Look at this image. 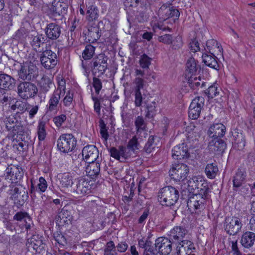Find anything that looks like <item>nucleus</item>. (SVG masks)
<instances>
[{
	"mask_svg": "<svg viewBox=\"0 0 255 255\" xmlns=\"http://www.w3.org/2000/svg\"><path fill=\"white\" fill-rule=\"evenodd\" d=\"M95 48L91 44L87 45L82 53V57L85 60L91 59L94 55Z\"/></svg>",
	"mask_w": 255,
	"mask_h": 255,
	"instance_id": "47",
	"label": "nucleus"
},
{
	"mask_svg": "<svg viewBox=\"0 0 255 255\" xmlns=\"http://www.w3.org/2000/svg\"><path fill=\"white\" fill-rule=\"evenodd\" d=\"M203 62L204 64H219L221 63L222 61L220 59L215 56L214 54H208L206 53H203L202 54Z\"/></svg>",
	"mask_w": 255,
	"mask_h": 255,
	"instance_id": "42",
	"label": "nucleus"
},
{
	"mask_svg": "<svg viewBox=\"0 0 255 255\" xmlns=\"http://www.w3.org/2000/svg\"><path fill=\"white\" fill-rule=\"evenodd\" d=\"M13 219L14 220L17 221L18 222H22L23 220H26L27 221H30V216L26 212H18L13 216Z\"/></svg>",
	"mask_w": 255,
	"mask_h": 255,
	"instance_id": "53",
	"label": "nucleus"
},
{
	"mask_svg": "<svg viewBox=\"0 0 255 255\" xmlns=\"http://www.w3.org/2000/svg\"><path fill=\"white\" fill-rule=\"evenodd\" d=\"M57 81L58 83V87L55 91H57L58 93L61 94L62 92H65L66 82L62 76L58 75L57 77Z\"/></svg>",
	"mask_w": 255,
	"mask_h": 255,
	"instance_id": "51",
	"label": "nucleus"
},
{
	"mask_svg": "<svg viewBox=\"0 0 255 255\" xmlns=\"http://www.w3.org/2000/svg\"><path fill=\"white\" fill-rule=\"evenodd\" d=\"M233 190L237 192L239 194L245 196L249 194L250 191V184H243L240 187L233 189Z\"/></svg>",
	"mask_w": 255,
	"mask_h": 255,
	"instance_id": "50",
	"label": "nucleus"
},
{
	"mask_svg": "<svg viewBox=\"0 0 255 255\" xmlns=\"http://www.w3.org/2000/svg\"><path fill=\"white\" fill-rule=\"evenodd\" d=\"M60 185L62 188L68 189L71 192L75 184V179L70 172H65L58 175Z\"/></svg>",
	"mask_w": 255,
	"mask_h": 255,
	"instance_id": "19",
	"label": "nucleus"
},
{
	"mask_svg": "<svg viewBox=\"0 0 255 255\" xmlns=\"http://www.w3.org/2000/svg\"><path fill=\"white\" fill-rule=\"evenodd\" d=\"M205 172L208 178L214 179L219 172L218 167L216 163H209L206 165Z\"/></svg>",
	"mask_w": 255,
	"mask_h": 255,
	"instance_id": "37",
	"label": "nucleus"
},
{
	"mask_svg": "<svg viewBox=\"0 0 255 255\" xmlns=\"http://www.w3.org/2000/svg\"><path fill=\"white\" fill-rule=\"evenodd\" d=\"M15 84V80L10 76L5 74H0V88L4 90L13 88Z\"/></svg>",
	"mask_w": 255,
	"mask_h": 255,
	"instance_id": "29",
	"label": "nucleus"
},
{
	"mask_svg": "<svg viewBox=\"0 0 255 255\" xmlns=\"http://www.w3.org/2000/svg\"><path fill=\"white\" fill-rule=\"evenodd\" d=\"M47 183L44 178L40 177L39 178V183L37 184L36 190L40 193L44 192L47 188Z\"/></svg>",
	"mask_w": 255,
	"mask_h": 255,
	"instance_id": "54",
	"label": "nucleus"
},
{
	"mask_svg": "<svg viewBox=\"0 0 255 255\" xmlns=\"http://www.w3.org/2000/svg\"><path fill=\"white\" fill-rule=\"evenodd\" d=\"M186 80L189 86L193 90L198 89L199 87H203L205 84V82L202 81L200 75Z\"/></svg>",
	"mask_w": 255,
	"mask_h": 255,
	"instance_id": "36",
	"label": "nucleus"
},
{
	"mask_svg": "<svg viewBox=\"0 0 255 255\" xmlns=\"http://www.w3.org/2000/svg\"><path fill=\"white\" fill-rule=\"evenodd\" d=\"M189 48L191 51L194 53L200 51V48L199 47V43L196 38H194L191 40V41L189 43Z\"/></svg>",
	"mask_w": 255,
	"mask_h": 255,
	"instance_id": "63",
	"label": "nucleus"
},
{
	"mask_svg": "<svg viewBox=\"0 0 255 255\" xmlns=\"http://www.w3.org/2000/svg\"><path fill=\"white\" fill-rule=\"evenodd\" d=\"M72 192L77 195L82 196L91 192L90 181L83 177L75 179V184Z\"/></svg>",
	"mask_w": 255,
	"mask_h": 255,
	"instance_id": "8",
	"label": "nucleus"
},
{
	"mask_svg": "<svg viewBox=\"0 0 255 255\" xmlns=\"http://www.w3.org/2000/svg\"><path fill=\"white\" fill-rule=\"evenodd\" d=\"M209 192L210 189L208 183L203 179V182H201V183L200 184L194 194L208 197Z\"/></svg>",
	"mask_w": 255,
	"mask_h": 255,
	"instance_id": "38",
	"label": "nucleus"
},
{
	"mask_svg": "<svg viewBox=\"0 0 255 255\" xmlns=\"http://www.w3.org/2000/svg\"><path fill=\"white\" fill-rule=\"evenodd\" d=\"M53 78L43 76L38 82L40 91L41 93H46L53 86Z\"/></svg>",
	"mask_w": 255,
	"mask_h": 255,
	"instance_id": "32",
	"label": "nucleus"
},
{
	"mask_svg": "<svg viewBox=\"0 0 255 255\" xmlns=\"http://www.w3.org/2000/svg\"><path fill=\"white\" fill-rule=\"evenodd\" d=\"M207 49L209 51V53L211 54L217 53L219 55L218 53H220V55L223 56V49L222 46L216 40L212 39L208 40L206 42Z\"/></svg>",
	"mask_w": 255,
	"mask_h": 255,
	"instance_id": "28",
	"label": "nucleus"
},
{
	"mask_svg": "<svg viewBox=\"0 0 255 255\" xmlns=\"http://www.w3.org/2000/svg\"><path fill=\"white\" fill-rule=\"evenodd\" d=\"M83 159L87 162H93L98 160L99 150L94 145H88L85 146L82 152Z\"/></svg>",
	"mask_w": 255,
	"mask_h": 255,
	"instance_id": "15",
	"label": "nucleus"
},
{
	"mask_svg": "<svg viewBox=\"0 0 255 255\" xmlns=\"http://www.w3.org/2000/svg\"><path fill=\"white\" fill-rule=\"evenodd\" d=\"M73 99V94L68 91L63 100L64 105L66 107H70L72 104Z\"/></svg>",
	"mask_w": 255,
	"mask_h": 255,
	"instance_id": "62",
	"label": "nucleus"
},
{
	"mask_svg": "<svg viewBox=\"0 0 255 255\" xmlns=\"http://www.w3.org/2000/svg\"><path fill=\"white\" fill-rule=\"evenodd\" d=\"M139 68L137 67L135 69V72L136 75H140L150 82H152V79L155 80L156 76L155 73L150 69L149 65H140Z\"/></svg>",
	"mask_w": 255,
	"mask_h": 255,
	"instance_id": "24",
	"label": "nucleus"
},
{
	"mask_svg": "<svg viewBox=\"0 0 255 255\" xmlns=\"http://www.w3.org/2000/svg\"><path fill=\"white\" fill-rule=\"evenodd\" d=\"M60 94L57 91H54L50 97L48 101V111L53 112L57 110V108L60 99Z\"/></svg>",
	"mask_w": 255,
	"mask_h": 255,
	"instance_id": "33",
	"label": "nucleus"
},
{
	"mask_svg": "<svg viewBox=\"0 0 255 255\" xmlns=\"http://www.w3.org/2000/svg\"><path fill=\"white\" fill-rule=\"evenodd\" d=\"M86 35L90 42L94 43L96 42L101 36L99 27L96 26H89Z\"/></svg>",
	"mask_w": 255,
	"mask_h": 255,
	"instance_id": "34",
	"label": "nucleus"
},
{
	"mask_svg": "<svg viewBox=\"0 0 255 255\" xmlns=\"http://www.w3.org/2000/svg\"><path fill=\"white\" fill-rule=\"evenodd\" d=\"M157 197L158 201L162 206L171 207L177 203L179 194L178 190L175 187L167 186L159 191Z\"/></svg>",
	"mask_w": 255,
	"mask_h": 255,
	"instance_id": "1",
	"label": "nucleus"
},
{
	"mask_svg": "<svg viewBox=\"0 0 255 255\" xmlns=\"http://www.w3.org/2000/svg\"><path fill=\"white\" fill-rule=\"evenodd\" d=\"M154 245L158 249V252L160 255H169L173 249H175V244L173 241L168 237H160L155 241Z\"/></svg>",
	"mask_w": 255,
	"mask_h": 255,
	"instance_id": "7",
	"label": "nucleus"
},
{
	"mask_svg": "<svg viewBox=\"0 0 255 255\" xmlns=\"http://www.w3.org/2000/svg\"><path fill=\"white\" fill-rule=\"evenodd\" d=\"M37 68L35 65H23L18 73L19 78L23 80H31L34 78Z\"/></svg>",
	"mask_w": 255,
	"mask_h": 255,
	"instance_id": "20",
	"label": "nucleus"
},
{
	"mask_svg": "<svg viewBox=\"0 0 255 255\" xmlns=\"http://www.w3.org/2000/svg\"><path fill=\"white\" fill-rule=\"evenodd\" d=\"M46 40V38L43 35L37 34L32 37L30 44L34 49L37 50L40 48L41 45L44 43Z\"/></svg>",
	"mask_w": 255,
	"mask_h": 255,
	"instance_id": "39",
	"label": "nucleus"
},
{
	"mask_svg": "<svg viewBox=\"0 0 255 255\" xmlns=\"http://www.w3.org/2000/svg\"><path fill=\"white\" fill-rule=\"evenodd\" d=\"M154 141L153 136H149L143 148L144 150L146 153H150L152 152V150L154 148V146L153 145Z\"/></svg>",
	"mask_w": 255,
	"mask_h": 255,
	"instance_id": "58",
	"label": "nucleus"
},
{
	"mask_svg": "<svg viewBox=\"0 0 255 255\" xmlns=\"http://www.w3.org/2000/svg\"><path fill=\"white\" fill-rule=\"evenodd\" d=\"M46 39L56 40L59 38L61 34V27L56 23H50L47 24L45 29Z\"/></svg>",
	"mask_w": 255,
	"mask_h": 255,
	"instance_id": "21",
	"label": "nucleus"
},
{
	"mask_svg": "<svg viewBox=\"0 0 255 255\" xmlns=\"http://www.w3.org/2000/svg\"><path fill=\"white\" fill-rule=\"evenodd\" d=\"M242 226L240 219L236 217H227L224 223V230L230 236L237 235L241 232Z\"/></svg>",
	"mask_w": 255,
	"mask_h": 255,
	"instance_id": "5",
	"label": "nucleus"
},
{
	"mask_svg": "<svg viewBox=\"0 0 255 255\" xmlns=\"http://www.w3.org/2000/svg\"><path fill=\"white\" fill-rule=\"evenodd\" d=\"M247 177L246 171L245 169L238 168L235 174L233 177V189L240 187L245 183Z\"/></svg>",
	"mask_w": 255,
	"mask_h": 255,
	"instance_id": "25",
	"label": "nucleus"
},
{
	"mask_svg": "<svg viewBox=\"0 0 255 255\" xmlns=\"http://www.w3.org/2000/svg\"><path fill=\"white\" fill-rule=\"evenodd\" d=\"M23 171L21 168L15 166H8L5 171V178L11 181V183H16L23 176Z\"/></svg>",
	"mask_w": 255,
	"mask_h": 255,
	"instance_id": "12",
	"label": "nucleus"
},
{
	"mask_svg": "<svg viewBox=\"0 0 255 255\" xmlns=\"http://www.w3.org/2000/svg\"><path fill=\"white\" fill-rule=\"evenodd\" d=\"M232 132L235 143L239 145L240 144L243 147L245 146V139L242 133L238 132L237 130H234Z\"/></svg>",
	"mask_w": 255,
	"mask_h": 255,
	"instance_id": "44",
	"label": "nucleus"
},
{
	"mask_svg": "<svg viewBox=\"0 0 255 255\" xmlns=\"http://www.w3.org/2000/svg\"><path fill=\"white\" fill-rule=\"evenodd\" d=\"M26 246L32 248L37 253H41L44 250L45 244L43 242L42 238L38 235H33L27 240Z\"/></svg>",
	"mask_w": 255,
	"mask_h": 255,
	"instance_id": "16",
	"label": "nucleus"
},
{
	"mask_svg": "<svg viewBox=\"0 0 255 255\" xmlns=\"http://www.w3.org/2000/svg\"><path fill=\"white\" fill-rule=\"evenodd\" d=\"M189 155L188 148L184 143L174 146L172 150V156L175 159L187 158L189 157Z\"/></svg>",
	"mask_w": 255,
	"mask_h": 255,
	"instance_id": "18",
	"label": "nucleus"
},
{
	"mask_svg": "<svg viewBox=\"0 0 255 255\" xmlns=\"http://www.w3.org/2000/svg\"><path fill=\"white\" fill-rule=\"evenodd\" d=\"M145 81L144 80L139 77H137L134 80V83L135 85V92H140V90L143 88Z\"/></svg>",
	"mask_w": 255,
	"mask_h": 255,
	"instance_id": "64",
	"label": "nucleus"
},
{
	"mask_svg": "<svg viewBox=\"0 0 255 255\" xmlns=\"http://www.w3.org/2000/svg\"><path fill=\"white\" fill-rule=\"evenodd\" d=\"M77 145V139L71 133L62 134L57 140V146L61 152L68 153L74 150Z\"/></svg>",
	"mask_w": 255,
	"mask_h": 255,
	"instance_id": "2",
	"label": "nucleus"
},
{
	"mask_svg": "<svg viewBox=\"0 0 255 255\" xmlns=\"http://www.w3.org/2000/svg\"><path fill=\"white\" fill-rule=\"evenodd\" d=\"M189 168L185 164L181 163L172 164L169 174L170 177L176 181L184 180L189 173Z\"/></svg>",
	"mask_w": 255,
	"mask_h": 255,
	"instance_id": "6",
	"label": "nucleus"
},
{
	"mask_svg": "<svg viewBox=\"0 0 255 255\" xmlns=\"http://www.w3.org/2000/svg\"><path fill=\"white\" fill-rule=\"evenodd\" d=\"M26 109V103L20 101H16L15 104L11 106V109L16 111V113H23Z\"/></svg>",
	"mask_w": 255,
	"mask_h": 255,
	"instance_id": "46",
	"label": "nucleus"
},
{
	"mask_svg": "<svg viewBox=\"0 0 255 255\" xmlns=\"http://www.w3.org/2000/svg\"><path fill=\"white\" fill-rule=\"evenodd\" d=\"M37 135L39 140H43L46 137L45 124L44 122H39L37 127Z\"/></svg>",
	"mask_w": 255,
	"mask_h": 255,
	"instance_id": "48",
	"label": "nucleus"
},
{
	"mask_svg": "<svg viewBox=\"0 0 255 255\" xmlns=\"http://www.w3.org/2000/svg\"><path fill=\"white\" fill-rule=\"evenodd\" d=\"M119 154L120 156H122L125 158H128L131 156L129 150L124 146H120L119 147Z\"/></svg>",
	"mask_w": 255,
	"mask_h": 255,
	"instance_id": "60",
	"label": "nucleus"
},
{
	"mask_svg": "<svg viewBox=\"0 0 255 255\" xmlns=\"http://www.w3.org/2000/svg\"><path fill=\"white\" fill-rule=\"evenodd\" d=\"M136 134L144 131L146 128V123L144 118L140 116H137L134 121Z\"/></svg>",
	"mask_w": 255,
	"mask_h": 255,
	"instance_id": "41",
	"label": "nucleus"
},
{
	"mask_svg": "<svg viewBox=\"0 0 255 255\" xmlns=\"http://www.w3.org/2000/svg\"><path fill=\"white\" fill-rule=\"evenodd\" d=\"M72 216L71 212L63 208L55 217V222L59 227L64 226L71 222Z\"/></svg>",
	"mask_w": 255,
	"mask_h": 255,
	"instance_id": "23",
	"label": "nucleus"
},
{
	"mask_svg": "<svg viewBox=\"0 0 255 255\" xmlns=\"http://www.w3.org/2000/svg\"><path fill=\"white\" fill-rule=\"evenodd\" d=\"M255 242V234L252 232L247 231L243 233L241 237V244L247 249L253 246Z\"/></svg>",
	"mask_w": 255,
	"mask_h": 255,
	"instance_id": "27",
	"label": "nucleus"
},
{
	"mask_svg": "<svg viewBox=\"0 0 255 255\" xmlns=\"http://www.w3.org/2000/svg\"><path fill=\"white\" fill-rule=\"evenodd\" d=\"M204 102L203 97H198L193 100L189 108V117L190 118L196 120L199 117Z\"/></svg>",
	"mask_w": 255,
	"mask_h": 255,
	"instance_id": "10",
	"label": "nucleus"
},
{
	"mask_svg": "<svg viewBox=\"0 0 255 255\" xmlns=\"http://www.w3.org/2000/svg\"><path fill=\"white\" fill-rule=\"evenodd\" d=\"M54 238L55 240L60 245L64 246L67 244V241L64 236L59 232H56L54 233Z\"/></svg>",
	"mask_w": 255,
	"mask_h": 255,
	"instance_id": "57",
	"label": "nucleus"
},
{
	"mask_svg": "<svg viewBox=\"0 0 255 255\" xmlns=\"http://www.w3.org/2000/svg\"><path fill=\"white\" fill-rule=\"evenodd\" d=\"M201 68L200 65H187L185 71L186 79L200 75Z\"/></svg>",
	"mask_w": 255,
	"mask_h": 255,
	"instance_id": "31",
	"label": "nucleus"
},
{
	"mask_svg": "<svg viewBox=\"0 0 255 255\" xmlns=\"http://www.w3.org/2000/svg\"><path fill=\"white\" fill-rule=\"evenodd\" d=\"M220 93V89L215 85H213L210 86L206 93L210 98H213L218 96Z\"/></svg>",
	"mask_w": 255,
	"mask_h": 255,
	"instance_id": "56",
	"label": "nucleus"
},
{
	"mask_svg": "<svg viewBox=\"0 0 255 255\" xmlns=\"http://www.w3.org/2000/svg\"><path fill=\"white\" fill-rule=\"evenodd\" d=\"M158 252V249L153 246L152 243L150 241L143 251V255H157Z\"/></svg>",
	"mask_w": 255,
	"mask_h": 255,
	"instance_id": "49",
	"label": "nucleus"
},
{
	"mask_svg": "<svg viewBox=\"0 0 255 255\" xmlns=\"http://www.w3.org/2000/svg\"><path fill=\"white\" fill-rule=\"evenodd\" d=\"M99 160L93 162H87L89 164L86 168V172L88 176H90L92 179L96 177L100 173V165Z\"/></svg>",
	"mask_w": 255,
	"mask_h": 255,
	"instance_id": "30",
	"label": "nucleus"
},
{
	"mask_svg": "<svg viewBox=\"0 0 255 255\" xmlns=\"http://www.w3.org/2000/svg\"><path fill=\"white\" fill-rule=\"evenodd\" d=\"M38 92L36 85L30 82H21L17 86V94L22 99L34 97Z\"/></svg>",
	"mask_w": 255,
	"mask_h": 255,
	"instance_id": "3",
	"label": "nucleus"
},
{
	"mask_svg": "<svg viewBox=\"0 0 255 255\" xmlns=\"http://www.w3.org/2000/svg\"><path fill=\"white\" fill-rule=\"evenodd\" d=\"M26 135L25 128L20 123H17L16 126L10 130L7 136L9 138L11 137L13 140L18 137L19 139L23 141L25 139Z\"/></svg>",
	"mask_w": 255,
	"mask_h": 255,
	"instance_id": "26",
	"label": "nucleus"
},
{
	"mask_svg": "<svg viewBox=\"0 0 255 255\" xmlns=\"http://www.w3.org/2000/svg\"><path fill=\"white\" fill-rule=\"evenodd\" d=\"M67 119L66 115L64 114L56 116L53 118V122L56 126L59 128L61 127L62 124L65 122Z\"/></svg>",
	"mask_w": 255,
	"mask_h": 255,
	"instance_id": "61",
	"label": "nucleus"
},
{
	"mask_svg": "<svg viewBox=\"0 0 255 255\" xmlns=\"http://www.w3.org/2000/svg\"><path fill=\"white\" fill-rule=\"evenodd\" d=\"M127 146L129 151H131L133 153L136 150L139 149V143L135 135L133 136L132 138L128 141Z\"/></svg>",
	"mask_w": 255,
	"mask_h": 255,
	"instance_id": "45",
	"label": "nucleus"
},
{
	"mask_svg": "<svg viewBox=\"0 0 255 255\" xmlns=\"http://www.w3.org/2000/svg\"><path fill=\"white\" fill-rule=\"evenodd\" d=\"M147 110L146 117L148 118H152L155 115L156 103L155 101L149 102L148 100L144 101Z\"/></svg>",
	"mask_w": 255,
	"mask_h": 255,
	"instance_id": "40",
	"label": "nucleus"
},
{
	"mask_svg": "<svg viewBox=\"0 0 255 255\" xmlns=\"http://www.w3.org/2000/svg\"><path fill=\"white\" fill-rule=\"evenodd\" d=\"M207 198L208 197L194 194L189 197L187 207L192 213L199 214L205 208Z\"/></svg>",
	"mask_w": 255,
	"mask_h": 255,
	"instance_id": "4",
	"label": "nucleus"
},
{
	"mask_svg": "<svg viewBox=\"0 0 255 255\" xmlns=\"http://www.w3.org/2000/svg\"><path fill=\"white\" fill-rule=\"evenodd\" d=\"M57 59L56 54L51 50H45L40 56L41 64H46L47 63H52L54 62Z\"/></svg>",
	"mask_w": 255,
	"mask_h": 255,
	"instance_id": "35",
	"label": "nucleus"
},
{
	"mask_svg": "<svg viewBox=\"0 0 255 255\" xmlns=\"http://www.w3.org/2000/svg\"><path fill=\"white\" fill-rule=\"evenodd\" d=\"M17 121L13 116L9 117L5 121V127L8 131L14 128L17 125Z\"/></svg>",
	"mask_w": 255,
	"mask_h": 255,
	"instance_id": "55",
	"label": "nucleus"
},
{
	"mask_svg": "<svg viewBox=\"0 0 255 255\" xmlns=\"http://www.w3.org/2000/svg\"><path fill=\"white\" fill-rule=\"evenodd\" d=\"M106 68V66L104 65H94L92 70L93 75L94 76L100 77L105 73Z\"/></svg>",
	"mask_w": 255,
	"mask_h": 255,
	"instance_id": "52",
	"label": "nucleus"
},
{
	"mask_svg": "<svg viewBox=\"0 0 255 255\" xmlns=\"http://www.w3.org/2000/svg\"><path fill=\"white\" fill-rule=\"evenodd\" d=\"M158 15L161 19L164 20L170 17H174V21H175V19H178L180 12L171 4H164L159 9Z\"/></svg>",
	"mask_w": 255,
	"mask_h": 255,
	"instance_id": "11",
	"label": "nucleus"
},
{
	"mask_svg": "<svg viewBox=\"0 0 255 255\" xmlns=\"http://www.w3.org/2000/svg\"><path fill=\"white\" fill-rule=\"evenodd\" d=\"M98 9L97 7L94 5H90L88 7L86 14L87 18L89 21L96 19L98 16Z\"/></svg>",
	"mask_w": 255,
	"mask_h": 255,
	"instance_id": "43",
	"label": "nucleus"
},
{
	"mask_svg": "<svg viewBox=\"0 0 255 255\" xmlns=\"http://www.w3.org/2000/svg\"><path fill=\"white\" fill-rule=\"evenodd\" d=\"M93 86L97 94H99L102 88V84L101 80L94 76L93 79Z\"/></svg>",
	"mask_w": 255,
	"mask_h": 255,
	"instance_id": "59",
	"label": "nucleus"
},
{
	"mask_svg": "<svg viewBox=\"0 0 255 255\" xmlns=\"http://www.w3.org/2000/svg\"><path fill=\"white\" fill-rule=\"evenodd\" d=\"M187 233V230L181 226H176L173 228L167 234V236L173 241L175 246L181 245V243L187 241L184 240L185 236Z\"/></svg>",
	"mask_w": 255,
	"mask_h": 255,
	"instance_id": "9",
	"label": "nucleus"
},
{
	"mask_svg": "<svg viewBox=\"0 0 255 255\" xmlns=\"http://www.w3.org/2000/svg\"><path fill=\"white\" fill-rule=\"evenodd\" d=\"M175 250L177 255H195L196 248L194 243L187 240L181 243V245L175 246Z\"/></svg>",
	"mask_w": 255,
	"mask_h": 255,
	"instance_id": "14",
	"label": "nucleus"
},
{
	"mask_svg": "<svg viewBox=\"0 0 255 255\" xmlns=\"http://www.w3.org/2000/svg\"><path fill=\"white\" fill-rule=\"evenodd\" d=\"M208 148L210 151L216 154L222 153L226 148V144L224 141L219 138H212L210 140Z\"/></svg>",
	"mask_w": 255,
	"mask_h": 255,
	"instance_id": "17",
	"label": "nucleus"
},
{
	"mask_svg": "<svg viewBox=\"0 0 255 255\" xmlns=\"http://www.w3.org/2000/svg\"><path fill=\"white\" fill-rule=\"evenodd\" d=\"M226 127L221 123L214 124L210 126L208 130V135L211 138L223 137L226 132Z\"/></svg>",
	"mask_w": 255,
	"mask_h": 255,
	"instance_id": "22",
	"label": "nucleus"
},
{
	"mask_svg": "<svg viewBox=\"0 0 255 255\" xmlns=\"http://www.w3.org/2000/svg\"><path fill=\"white\" fill-rule=\"evenodd\" d=\"M11 189L10 190L9 194L11 199L14 201L15 204L22 206L28 199V192L24 189L20 190L17 187H12L10 185Z\"/></svg>",
	"mask_w": 255,
	"mask_h": 255,
	"instance_id": "13",
	"label": "nucleus"
}]
</instances>
